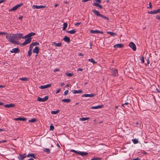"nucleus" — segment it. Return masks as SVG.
Returning <instances> with one entry per match:
<instances>
[{
	"instance_id": "f257e3e1",
	"label": "nucleus",
	"mask_w": 160,
	"mask_h": 160,
	"mask_svg": "<svg viewBox=\"0 0 160 160\" xmlns=\"http://www.w3.org/2000/svg\"><path fill=\"white\" fill-rule=\"evenodd\" d=\"M22 34L21 33L16 34H8V33L6 36V38L8 41L13 44H18V42L17 41L22 38Z\"/></svg>"
},
{
	"instance_id": "f03ea898",
	"label": "nucleus",
	"mask_w": 160,
	"mask_h": 160,
	"mask_svg": "<svg viewBox=\"0 0 160 160\" xmlns=\"http://www.w3.org/2000/svg\"><path fill=\"white\" fill-rule=\"evenodd\" d=\"M92 12L97 16H99L102 18H103L104 19L109 20V18L103 16V15L100 14L99 12L96 10L94 9L92 10Z\"/></svg>"
},
{
	"instance_id": "7ed1b4c3",
	"label": "nucleus",
	"mask_w": 160,
	"mask_h": 160,
	"mask_svg": "<svg viewBox=\"0 0 160 160\" xmlns=\"http://www.w3.org/2000/svg\"><path fill=\"white\" fill-rule=\"evenodd\" d=\"M23 5L22 3H21L18 4L14 7H12V8L10 9L9 10V11H14L16 10L17 9H18L20 7Z\"/></svg>"
},
{
	"instance_id": "20e7f679",
	"label": "nucleus",
	"mask_w": 160,
	"mask_h": 160,
	"mask_svg": "<svg viewBox=\"0 0 160 160\" xmlns=\"http://www.w3.org/2000/svg\"><path fill=\"white\" fill-rule=\"evenodd\" d=\"M48 96H45L44 98H41L40 97H38L37 100L39 102H44L47 101L48 99Z\"/></svg>"
},
{
	"instance_id": "39448f33",
	"label": "nucleus",
	"mask_w": 160,
	"mask_h": 160,
	"mask_svg": "<svg viewBox=\"0 0 160 160\" xmlns=\"http://www.w3.org/2000/svg\"><path fill=\"white\" fill-rule=\"evenodd\" d=\"M110 69L112 71L111 72L112 73V75L114 76H116L118 74L117 69L114 68H112Z\"/></svg>"
},
{
	"instance_id": "423d86ee",
	"label": "nucleus",
	"mask_w": 160,
	"mask_h": 160,
	"mask_svg": "<svg viewBox=\"0 0 160 160\" xmlns=\"http://www.w3.org/2000/svg\"><path fill=\"white\" fill-rule=\"evenodd\" d=\"M129 46L134 51H135L136 50V47L135 44L132 42H130Z\"/></svg>"
},
{
	"instance_id": "0eeeda50",
	"label": "nucleus",
	"mask_w": 160,
	"mask_h": 160,
	"mask_svg": "<svg viewBox=\"0 0 160 160\" xmlns=\"http://www.w3.org/2000/svg\"><path fill=\"white\" fill-rule=\"evenodd\" d=\"M31 38H28L27 39L25 40V41L22 43L23 46H25L30 43L31 42Z\"/></svg>"
},
{
	"instance_id": "6e6552de",
	"label": "nucleus",
	"mask_w": 160,
	"mask_h": 160,
	"mask_svg": "<svg viewBox=\"0 0 160 160\" xmlns=\"http://www.w3.org/2000/svg\"><path fill=\"white\" fill-rule=\"evenodd\" d=\"M36 34V33L35 32H31L29 33L28 34L26 35L24 37H23L22 38H31L30 37L35 35Z\"/></svg>"
},
{
	"instance_id": "1a4fd4ad",
	"label": "nucleus",
	"mask_w": 160,
	"mask_h": 160,
	"mask_svg": "<svg viewBox=\"0 0 160 160\" xmlns=\"http://www.w3.org/2000/svg\"><path fill=\"white\" fill-rule=\"evenodd\" d=\"M27 157V155L25 153L22 154H20L18 156V158L19 160H23Z\"/></svg>"
},
{
	"instance_id": "9d476101",
	"label": "nucleus",
	"mask_w": 160,
	"mask_h": 160,
	"mask_svg": "<svg viewBox=\"0 0 160 160\" xmlns=\"http://www.w3.org/2000/svg\"><path fill=\"white\" fill-rule=\"evenodd\" d=\"M46 6L45 5L43 6V5H40V6H37V5H33L32 6V8L33 9H40L41 8H44L46 7Z\"/></svg>"
},
{
	"instance_id": "9b49d317",
	"label": "nucleus",
	"mask_w": 160,
	"mask_h": 160,
	"mask_svg": "<svg viewBox=\"0 0 160 160\" xmlns=\"http://www.w3.org/2000/svg\"><path fill=\"white\" fill-rule=\"evenodd\" d=\"M160 12V8L157 10L153 11H149L148 12V13L151 14H156Z\"/></svg>"
},
{
	"instance_id": "f8f14e48",
	"label": "nucleus",
	"mask_w": 160,
	"mask_h": 160,
	"mask_svg": "<svg viewBox=\"0 0 160 160\" xmlns=\"http://www.w3.org/2000/svg\"><path fill=\"white\" fill-rule=\"evenodd\" d=\"M95 95L94 94H84L82 95V97H89L92 98L94 97L95 96Z\"/></svg>"
},
{
	"instance_id": "ddd939ff",
	"label": "nucleus",
	"mask_w": 160,
	"mask_h": 160,
	"mask_svg": "<svg viewBox=\"0 0 160 160\" xmlns=\"http://www.w3.org/2000/svg\"><path fill=\"white\" fill-rule=\"evenodd\" d=\"M20 52V50L18 48H14L12 49V50L10 51V52L11 53H18L19 52Z\"/></svg>"
},
{
	"instance_id": "4468645a",
	"label": "nucleus",
	"mask_w": 160,
	"mask_h": 160,
	"mask_svg": "<svg viewBox=\"0 0 160 160\" xmlns=\"http://www.w3.org/2000/svg\"><path fill=\"white\" fill-rule=\"evenodd\" d=\"M15 105L14 104L10 103L4 105V107L5 108H10L15 107Z\"/></svg>"
},
{
	"instance_id": "2eb2a0df",
	"label": "nucleus",
	"mask_w": 160,
	"mask_h": 160,
	"mask_svg": "<svg viewBox=\"0 0 160 160\" xmlns=\"http://www.w3.org/2000/svg\"><path fill=\"white\" fill-rule=\"evenodd\" d=\"M51 86V84H47L45 85L40 86H39V88L40 89H45V88H48V87H50Z\"/></svg>"
},
{
	"instance_id": "dca6fc26",
	"label": "nucleus",
	"mask_w": 160,
	"mask_h": 160,
	"mask_svg": "<svg viewBox=\"0 0 160 160\" xmlns=\"http://www.w3.org/2000/svg\"><path fill=\"white\" fill-rule=\"evenodd\" d=\"M90 32L92 33H100L103 34V32L102 31H100L98 30H91L90 31Z\"/></svg>"
},
{
	"instance_id": "f3484780",
	"label": "nucleus",
	"mask_w": 160,
	"mask_h": 160,
	"mask_svg": "<svg viewBox=\"0 0 160 160\" xmlns=\"http://www.w3.org/2000/svg\"><path fill=\"white\" fill-rule=\"evenodd\" d=\"M114 48H122L124 47V45L122 44H116L114 46Z\"/></svg>"
},
{
	"instance_id": "a211bd4d",
	"label": "nucleus",
	"mask_w": 160,
	"mask_h": 160,
	"mask_svg": "<svg viewBox=\"0 0 160 160\" xmlns=\"http://www.w3.org/2000/svg\"><path fill=\"white\" fill-rule=\"evenodd\" d=\"M93 5L94 6H96V7H99V8H100V9H102V6L99 4H98V2H94L93 3Z\"/></svg>"
},
{
	"instance_id": "6ab92c4d",
	"label": "nucleus",
	"mask_w": 160,
	"mask_h": 160,
	"mask_svg": "<svg viewBox=\"0 0 160 160\" xmlns=\"http://www.w3.org/2000/svg\"><path fill=\"white\" fill-rule=\"evenodd\" d=\"M14 120L16 121H25L26 120V119L25 118H14Z\"/></svg>"
},
{
	"instance_id": "aec40b11",
	"label": "nucleus",
	"mask_w": 160,
	"mask_h": 160,
	"mask_svg": "<svg viewBox=\"0 0 160 160\" xmlns=\"http://www.w3.org/2000/svg\"><path fill=\"white\" fill-rule=\"evenodd\" d=\"M33 52L34 53L38 54L39 52V48L38 47H36L33 51Z\"/></svg>"
},
{
	"instance_id": "412c9836",
	"label": "nucleus",
	"mask_w": 160,
	"mask_h": 160,
	"mask_svg": "<svg viewBox=\"0 0 160 160\" xmlns=\"http://www.w3.org/2000/svg\"><path fill=\"white\" fill-rule=\"evenodd\" d=\"M63 40L65 42H66L68 43H69L70 42V39L67 36H65L63 38Z\"/></svg>"
},
{
	"instance_id": "4be33fe9",
	"label": "nucleus",
	"mask_w": 160,
	"mask_h": 160,
	"mask_svg": "<svg viewBox=\"0 0 160 160\" xmlns=\"http://www.w3.org/2000/svg\"><path fill=\"white\" fill-rule=\"evenodd\" d=\"M103 107V105H98L95 106H92L91 107L92 109H97L102 108Z\"/></svg>"
},
{
	"instance_id": "5701e85b",
	"label": "nucleus",
	"mask_w": 160,
	"mask_h": 160,
	"mask_svg": "<svg viewBox=\"0 0 160 160\" xmlns=\"http://www.w3.org/2000/svg\"><path fill=\"white\" fill-rule=\"evenodd\" d=\"M82 91L80 90H73L72 91V93L74 94L82 93Z\"/></svg>"
},
{
	"instance_id": "b1692460",
	"label": "nucleus",
	"mask_w": 160,
	"mask_h": 160,
	"mask_svg": "<svg viewBox=\"0 0 160 160\" xmlns=\"http://www.w3.org/2000/svg\"><path fill=\"white\" fill-rule=\"evenodd\" d=\"M76 32V31L74 29L70 31H67L66 32L70 34H73L75 33Z\"/></svg>"
},
{
	"instance_id": "393cba45",
	"label": "nucleus",
	"mask_w": 160,
	"mask_h": 160,
	"mask_svg": "<svg viewBox=\"0 0 160 160\" xmlns=\"http://www.w3.org/2000/svg\"><path fill=\"white\" fill-rule=\"evenodd\" d=\"M52 44L53 45L58 47H61L62 45L61 43L60 42L57 43L55 42H52Z\"/></svg>"
},
{
	"instance_id": "a878e982",
	"label": "nucleus",
	"mask_w": 160,
	"mask_h": 160,
	"mask_svg": "<svg viewBox=\"0 0 160 160\" xmlns=\"http://www.w3.org/2000/svg\"><path fill=\"white\" fill-rule=\"evenodd\" d=\"M27 156L28 157H32L33 158H34V159H35L36 157L35 156V155L33 153H31L28 154Z\"/></svg>"
},
{
	"instance_id": "bb28decb",
	"label": "nucleus",
	"mask_w": 160,
	"mask_h": 160,
	"mask_svg": "<svg viewBox=\"0 0 160 160\" xmlns=\"http://www.w3.org/2000/svg\"><path fill=\"white\" fill-rule=\"evenodd\" d=\"M107 33L110 34L111 36H114L117 35V34L113 32H107Z\"/></svg>"
},
{
	"instance_id": "cd10ccee",
	"label": "nucleus",
	"mask_w": 160,
	"mask_h": 160,
	"mask_svg": "<svg viewBox=\"0 0 160 160\" xmlns=\"http://www.w3.org/2000/svg\"><path fill=\"white\" fill-rule=\"evenodd\" d=\"M89 119V117L82 118H80V120L81 121H84L88 120Z\"/></svg>"
},
{
	"instance_id": "c85d7f7f",
	"label": "nucleus",
	"mask_w": 160,
	"mask_h": 160,
	"mask_svg": "<svg viewBox=\"0 0 160 160\" xmlns=\"http://www.w3.org/2000/svg\"><path fill=\"white\" fill-rule=\"evenodd\" d=\"M43 151L45 152H46L47 153H49L50 152V150L47 148H44L43 150Z\"/></svg>"
},
{
	"instance_id": "c756f323",
	"label": "nucleus",
	"mask_w": 160,
	"mask_h": 160,
	"mask_svg": "<svg viewBox=\"0 0 160 160\" xmlns=\"http://www.w3.org/2000/svg\"><path fill=\"white\" fill-rule=\"evenodd\" d=\"M68 26V24L66 22L64 23L63 24V27L62 28L63 30H65L66 28H67Z\"/></svg>"
},
{
	"instance_id": "7c9ffc66",
	"label": "nucleus",
	"mask_w": 160,
	"mask_h": 160,
	"mask_svg": "<svg viewBox=\"0 0 160 160\" xmlns=\"http://www.w3.org/2000/svg\"><path fill=\"white\" fill-rule=\"evenodd\" d=\"M88 154V153L86 152H81L80 155L82 156H84L87 155Z\"/></svg>"
},
{
	"instance_id": "2f4dec72",
	"label": "nucleus",
	"mask_w": 160,
	"mask_h": 160,
	"mask_svg": "<svg viewBox=\"0 0 160 160\" xmlns=\"http://www.w3.org/2000/svg\"><path fill=\"white\" fill-rule=\"evenodd\" d=\"M62 101L63 102H69L71 100L70 99H62Z\"/></svg>"
},
{
	"instance_id": "473e14b6",
	"label": "nucleus",
	"mask_w": 160,
	"mask_h": 160,
	"mask_svg": "<svg viewBox=\"0 0 160 160\" xmlns=\"http://www.w3.org/2000/svg\"><path fill=\"white\" fill-rule=\"evenodd\" d=\"M19 79L23 81H28L29 80V78L27 77H24L23 78H20Z\"/></svg>"
},
{
	"instance_id": "72a5a7b5",
	"label": "nucleus",
	"mask_w": 160,
	"mask_h": 160,
	"mask_svg": "<svg viewBox=\"0 0 160 160\" xmlns=\"http://www.w3.org/2000/svg\"><path fill=\"white\" fill-rule=\"evenodd\" d=\"M59 112V110H57L55 111H52L51 113L53 114H56Z\"/></svg>"
},
{
	"instance_id": "f704fd0d",
	"label": "nucleus",
	"mask_w": 160,
	"mask_h": 160,
	"mask_svg": "<svg viewBox=\"0 0 160 160\" xmlns=\"http://www.w3.org/2000/svg\"><path fill=\"white\" fill-rule=\"evenodd\" d=\"M88 61L89 62L92 63L93 64H94V63L97 64V62H95L94 61V60L92 58H91V59H89Z\"/></svg>"
},
{
	"instance_id": "c9c22d12",
	"label": "nucleus",
	"mask_w": 160,
	"mask_h": 160,
	"mask_svg": "<svg viewBox=\"0 0 160 160\" xmlns=\"http://www.w3.org/2000/svg\"><path fill=\"white\" fill-rule=\"evenodd\" d=\"M132 141L134 144H136L138 143V141L136 139H133Z\"/></svg>"
},
{
	"instance_id": "e433bc0d",
	"label": "nucleus",
	"mask_w": 160,
	"mask_h": 160,
	"mask_svg": "<svg viewBox=\"0 0 160 160\" xmlns=\"http://www.w3.org/2000/svg\"><path fill=\"white\" fill-rule=\"evenodd\" d=\"M37 119L36 118H33L29 120V122H35L37 121Z\"/></svg>"
},
{
	"instance_id": "4c0bfd02",
	"label": "nucleus",
	"mask_w": 160,
	"mask_h": 160,
	"mask_svg": "<svg viewBox=\"0 0 160 160\" xmlns=\"http://www.w3.org/2000/svg\"><path fill=\"white\" fill-rule=\"evenodd\" d=\"M32 50H29L28 51V57H30L32 53Z\"/></svg>"
},
{
	"instance_id": "58836bf2",
	"label": "nucleus",
	"mask_w": 160,
	"mask_h": 160,
	"mask_svg": "<svg viewBox=\"0 0 160 160\" xmlns=\"http://www.w3.org/2000/svg\"><path fill=\"white\" fill-rule=\"evenodd\" d=\"M65 74L68 76V77H71L73 75V73H68L67 72H66L65 73Z\"/></svg>"
},
{
	"instance_id": "ea45409f",
	"label": "nucleus",
	"mask_w": 160,
	"mask_h": 160,
	"mask_svg": "<svg viewBox=\"0 0 160 160\" xmlns=\"http://www.w3.org/2000/svg\"><path fill=\"white\" fill-rule=\"evenodd\" d=\"M54 127L53 126L52 124H51L50 126V130L52 131L54 129Z\"/></svg>"
},
{
	"instance_id": "a19ab883",
	"label": "nucleus",
	"mask_w": 160,
	"mask_h": 160,
	"mask_svg": "<svg viewBox=\"0 0 160 160\" xmlns=\"http://www.w3.org/2000/svg\"><path fill=\"white\" fill-rule=\"evenodd\" d=\"M32 43L33 44V46H34L38 45H39V43L37 42H34Z\"/></svg>"
},
{
	"instance_id": "79ce46f5",
	"label": "nucleus",
	"mask_w": 160,
	"mask_h": 160,
	"mask_svg": "<svg viewBox=\"0 0 160 160\" xmlns=\"http://www.w3.org/2000/svg\"><path fill=\"white\" fill-rule=\"evenodd\" d=\"M141 62L142 63H143L144 62V57L143 56L141 58Z\"/></svg>"
},
{
	"instance_id": "37998d69",
	"label": "nucleus",
	"mask_w": 160,
	"mask_h": 160,
	"mask_svg": "<svg viewBox=\"0 0 160 160\" xmlns=\"http://www.w3.org/2000/svg\"><path fill=\"white\" fill-rule=\"evenodd\" d=\"M7 34L8 33L7 32H0V35H7Z\"/></svg>"
},
{
	"instance_id": "c03bdc74",
	"label": "nucleus",
	"mask_w": 160,
	"mask_h": 160,
	"mask_svg": "<svg viewBox=\"0 0 160 160\" xmlns=\"http://www.w3.org/2000/svg\"><path fill=\"white\" fill-rule=\"evenodd\" d=\"M34 46H33V45L32 43H31L30 46V47H29V50H32V49L33 48V47Z\"/></svg>"
},
{
	"instance_id": "a18cd8bd",
	"label": "nucleus",
	"mask_w": 160,
	"mask_h": 160,
	"mask_svg": "<svg viewBox=\"0 0 160 160\" xmlns=\"http://www.w3.org/2000/svg\"><path fill=\"white\" fill-rule=\"evenodd\" d=\"M94 160H101V158H93Z\"/></svg>"
},
{
	"instance_id": "49530a36",
	"label": "nucleus",
	"mask_w": 160,
	"mask_h": 160,
	"mask_svg": "<svg viewBox=\"0 0 160 160\" xmlns=\"http://www.w3.org/2000/svg\"><path fill=\"white\" fill-rule=\"evenodd\" d=\"M61 90V89L60 88L58 89V90H57V91H56V93L58 94V93H59L60 92Z\"/></svg>"
},
{
	"instance_id": "de8ad7c7",
	"label": "nucleus",
	"mask_w": 160,
	"mask_h": 160,
	"mask_svg": "<svg viewBox=\"0 0 160 160\" xmlns=\"http://www.w3.org/2000/svg\"><path fill=\"white\" fill-rule=\"evenodd\" d=\"M68 90H66L64 92V95H66L68 94Z\"/></svg>"
},
{
	"instance_id": "09e8293b",
	"label": "nucleus",
	"mask_w": 160,
	"mask_h": 160,
	"mask_svg": "<svg viewBox=\"0 0 160 160\" xmlns=\"http://www.w3.org/2000/svg\"><path fill=\"white\" fill-rule=\"evenodd\" d=\"M156 18L158 20H160V16L159 15H156Z\"/></svg>"
},
{
	"instance_id": "8fccbe9b",
	"label": "nucleus",
	"mask_w": 160,
	"mask_h": 160,
	"mask_svg": "<svg viewBox=\"0 0 160 160\" xmlns=\"http://www.w3.org/2000/svg\"><path fill=\"white\" fill-rule=\"evenodd\" d=\"M96 2H98L99 3H101V0H94Z\"/></svg>"
},
{
	"instance_id": "3c124183",
	"label": "nucleus",
	"mask_w": 160,
	"mask_h": 160,
	"mask_svg": "<svg viewBox=\"0 0 160 160\" xmlns=\"http://www.w3.org/2000/svg\"><path fill=\"white\" fill-rule=\"evenodd\" d=\"M81 22H77V23H75L74 24V25L75 26H77V25H80V24H81Z\"/></svg>"
},
{
	"instance_id": "603ef678",
	"label": "nucleus",
	"mask_w": 160,
	"mask_h": 160,
	"mask_svg": "<svg viewBox=\"0 0 160 160\" xmlns=\"http://www.w3.org/2000/svg\"><path fill=\"white\" fill-rule=\"evenodd\" d=\"M83 70V69L81 68H78V69L77 71H82Z\"/></svg>"
},
{
	"instance_id": "864d4df0",
	"label": "nucleus",
	"mask_w": 160,
	"mask_h": 160,
	"mask_svg": "<svg viewBox=\"0 0 160 160\" xmlns=\"http://www.w3.org/2000/svg\"><path fill=\"white\" fill-rule=\"evenodd\" d=\"M128 104H129V103L128 102H126V103H124L122 104V106H123V107H124V105H128Z\"/></svg>"
},
{
	"instance_id": "5fc2aeb1",
	"label": "nucleus",
	"mask_w": 160,
	"mask_h": 160,
	"mask_svg": "<svg viewBox=\"0 0 160 160\" xmlns=\"http://www.w3.org/2000/svg\"><path fill=\"white\" fill-rule=\"evenodd\" d=\"M149 6L150 8H151L152 7V3H151V2H150L149 3Z\"/></svg>"
},
{
	"instance_id": "6e6d98bb",
	"label": "nucleus",
	"mask_w": 160,
	"mask_h": 160,
	"mask_svg": "<svg viewBox=\"0 0 160 160\" xmlns=\"http://www.w3.org/2000/svg\"><path fill=\"white\" fill-rule=\"evenodd\" d=\"M23 18V16H21V15L19 18H18V19H19V20H21L22 18Z\"/></svg>"
},
{
	"instance_id": "4d7b16f0",
	"label": "nucleus",
	"mask_w": 160,
	"mask_h": 160,
	"mask_svg": "<svg viewBox=\"0 0 160 160\" xmlns=\"http://www.w3.org/2000/svg\"><path fill=\"white\" fill-rule=\"evenodd\" d=\"M71 151L72 152H74L75 153H76V152H77V151H76V150H71Z\"/></svg>"
},
{
	"instance_id": "13d9d810",
	"label": "nucleus",
	"mask_w": 160,
	"mask_h": 160,
	"mask_svg": "<svg viewBox=\"0 0 160 160\" xmlns=\"http://www.w3.org/2000/svg\"><path fill=\"white\" fill-rule=\"evenodd\" d=\"M59 69L57 68V69H54L53 71V72H56L59 71Z\"/></svg>"
},
{
	"instance_id": "bf43d9fd",
	"label": "nucleus",
	"mask_w": 160,
	"mask_h": 160,
	"mask_svg": "<svg viewBox=\"0 0 160 160\" xmlns=\"http://www.w3.org/2000/svg\"><path fill=\"white\" fill-rule=\"evenodd\" d=\"M78 55L79 56H83L84 55L82 53H79L78 54Z\"/></svg>"
},
{
	"instance_id": "052dcab7",
	"label": "nucleus",
	"mask_w": 160,
	"mask_h": 160,
	"mask_svg": "<svg viewBox=\"0 0 160 160\" xmlns=\"http://www.w3.org/2000/svg\"><path fill=\"white\" fill-rule=\"evenodd\" d=\"M64 85H65V84L64 83L62 82L61 83V84L60 85V86L62 87V86H63Z\"/></svg>"
},
{
	"instance_id": "680f3d73",
	"label": "nucleus",
	"mask_w": 160,
	"mask_h": 160,
	"mask_svg": "<svg viewBox=\"0 0 160 160\" xmlns=\"http://www.w3.org/2000/svg\"><path fill=\"white\" fill-rule=\"evenodd\" d=\"M4 1H4V0H1L0 1V3H2V2H4Z\"/></svg>"
},
{
	"instance_id": "e2e57ef3",
	"label": "nucleus",
	"mask_w": 160,
	"mask_h": 160,
	"mask_svg": "<svg viewBox=\"0 0 160 160\" xmlns=\"http://www.w3.org/2000/svg\"><path fill=\"white\" fill-rule=\"evenodd\" d=\"M4 104V103L3 102H0V105H2Z\"/></svg>"
},
{
	"instance_id": "0e129e2a",
	"label": "nucleus",
	"mask_w": 160,
	"mask_h": 160,
	"mask_svg": "<svg viewBox=\"0 0 160 160\" xmlns=\"http://www.w3.org/2000/svg\"><path fill=\"white\" fill-rule=\"evenodd\" d=\"M7 142V141H6V140H2V143L5 142Z\"/></svg>"
},
{
	"instance_id": "69168bd1",
	"label": "nucleus",
	"mask_w": 160,
	"mask_h": 160,
	"mask_svg": "<svg viewBox=\"0 0 160 160\" xmlns=\"http://www.w3.org/2000/svg\"><path fill=\"white\" fill-rule=\"evenodd\" d=\"M80 152H80V151H77V152H76V153H78L80 155Z\"/></svg>"
},
{
	"instance_id": "338daca9",
	"label": "nucleus",
	"mask_w": 160,
	"mask_h": 160,
	"mask_svg": "<svg viewBox=\"0 0 160 160\" xmlns=\"http://www.w3.org/2000/svg\"><path fill=\"white\" fill-rule=\"evenodd\" d=\"M147 64H149V60L148 59L147 60Z\"/></svg>"
},
{
	"instance_id": "774afa93",
	"label": "nucleus",
	"mask_w": 160,
	"mask_h": 160,
	"mask_svg": "<svg viewBox=\"0 0 160 160\" xmlns=\"http://www.w3.org/2000/svg\"><path fill=\"white\" fill-rule=\"evenodd\" d=\"M140 159L139 158H135V159H133V160H140Z\"/></svg>"
}]
</instances>
